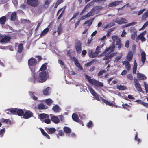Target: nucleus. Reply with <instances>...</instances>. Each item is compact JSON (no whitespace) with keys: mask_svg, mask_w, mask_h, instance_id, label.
Masks as SVG:
<instances>
[{"mask_svg":"<svg viewBox=\"0 0 148 148\" xmlns=\"http://www.w3.org/2000/svg\"><path fill=\"white\" fill-rule=\"evenodd\" d=\"M32 75V77L30 78L29 80L34 84L43 83L47 80L49 77L48 73L45 71L40 72L38 76L36 74L35 72Z\"/></svg>","mask_w":148,"mask_h":148,"instance_id":"1","label":"nucleus"},{"mask_svg":"<svg viewBox=\"0 0 148 148\" xmlns=\"http://www.w3.org/2000/svg\"><path fill=\"white\" fill-rule=\"evenodd\" d=\"M28 64L32 73L34 72H35V66L37 64L36 59L32 57L28 60Z\"/></svg>","mask_w":148,"mask_h":148,"instance_id":"2","label":"nucleus"},{"mask_svg":"<svg viewBox=\"0 0 148 148\" xmlns=\"http://www.w3.org/2000/svg\"><path fill=\"white\" fill-rule=\"evenodd\" d=\"M11 38L8 36L2 35L0 36V42L5 43L10 41Z\"/></svg>","mask_w":148,"mask_h":148,"instance_id":"3","label":"nucleus"},{"mask_svg":"<svg viewBox=\"0 0 148 148\" xmlns=\"http://www.w3.org/2000/svg\"><path fill=\"white\" fill-rule=\"evenodd\" d=\"M75 48L76 52L78 53H81L82 50L81 43L80 40H76L75 41Z\"/></svg>","mask_w":148,"mask_h":148,"instance_id":"4","label":"nucleus"},{"mask_svg":"<svg viewBox=\"0 0 148 148\" xmlns=\"http://www.w3.org/2000/svg\"><path fill=\"white\" fill-rule=\"evenodd\" d=\"M27 3L29 6L32 7H36L39 5L38 0H27Z\"/></svg>","mask_w":148,"mask_h":148,"instance_id":"5","label":"nucleus"},{"mask_svg":"<svg viewBox=\"0 0 148 148\" xmlns=\"http://www.w3.org/2000/svg\"><path fill=\"white\" fill-rule=\"evenodd\" d=\"M115 48V46L114 44H113L112 45L110 46L109 47L106 48L104 51L100 55L101 56H104V55L109 51H110V52H112L114 51Z\"/></svg>","mask_w":148,"mask_h":148,"instance_id":"6","label":"nucleus"},{"mask_svg":"<svg viewBox=\"0 0 148 148\" xmlns=\"http://www.w3.org/2000/svg\"><path fill=\"white\" fill-rule=\"evenodd\" d=\"M134 86L136 89L139 92H142L143 90L140 84L138 83V80L136 78H134Z\"/></svg>","mask_w":148,"mask_h":148,"instance_id":"7","label":"nucleus"},{"mask_svg":"<svg viewBox=\"0 0 148 148\" xmlns=\"http://www.w3.org/2000/svg\"><path fill=\"white\" fill-rule=\"evenodd\" d=\"M33 116V113L29 110H27L24 113L23 117L25 119H29Z\"/></svg>","mask_w":148,"mask_h":148,"instance_id":"8","label":"nucleus"},{"mask_svg":"<svg viewBox=\"0 0 148 148\" xmlns=\"http://www.w3.org/2000/svg\"><path fill=\"white\" fill-rule=\"evenodd\" d=\"M71 59L74 62L75 65L77 67L79 68L81 70H83L82 67L80 65V63L75 57H71Z\"/></svg>","mask_w":148,"mask_h":148,"instance_id":"9","label":"nucleus"},{"mask_svg":"<svg viewBox=\"0 0 148 148\" xmlns=\"http://www.w3.org/2000/svg\"><path fill=\"white\" fill-rule=\"evenodd\" d=\"M89 90L91 94L95 97V98L98 101L100 100L101 97H99L98 95L95 92L92 88H89Z\"/></svg>","mask_w":148,"mask_h":148,"instance_id":"10","label":"nucleus"},{"mask_svg":"<svg viewBox=\"0 0 148 148\" xmlns=\"http://www.w3.org/2000/svg\"><path fill=\"white\" fill-rule=\"evenodd\" d=\"M90 84L94 85L97 87H102L103 86V83L102 82H100L95 79H93Z\"/></svg>","mask_w":148,"mask_h":148,"instance_id":"11","label":"nucleus"},{"mask_svg":"<svg viewBox=\"0 0 148 148\" xmlns=\"http://www.w3.org/2000/svg\"><path fill=\"white\" fill-rule=\"evenodd\" d=\"M100 100H101L103 103H106V105H108L110 106H111L112 107H114L116 108L118 107V106L115 105L114 104H113L112 103L106 101L102 97H101Z\"/></svg>","mask_w":148,"mask_h":148,"instance_id":"12","label":"nucleus"},{"mask_svg":"<svg viewBox=\"0 0 148 148\" xmlns=\"http://www.w3.org/2000/svg\"><path fill=\"white\" fill-rule=\"evenodd\" d=\"M88 54L90 58H94L97 57V55L95 52H93L92 50H89L88 51Z\"/></svg>","mask_w":148,"mask_h":148,"instance_id":"13","label":"nucleus"},{"mask_svg":"<svg viewBox=\"0 0 148 148\" xmlns=\"http://www.w3.org/2000/svg\"><path fill=\"white\" fill-rule=\"evenodd\" d=\"M122 63L123 65H125V68L127 69V70L128 71H129L131 69V66L129 61H122Z\"/></svg>","mask_w":148,"mask_h":148,"instance_id":"14","label":"nucleus"},{"mask_svg":"<svg viewBox=\"0 0 148 148\" xmlns=\"http://www.w3.org/2000/svg\"><path fill=\"white\" fill-rule=\"evenodd\" d=\"M133 53L132 51H129L127 56V59L128 61H130L132 59Z\"/></svg>","mask_w":148,"mask_h":148,"instance_id":"15","label":"nucleus"},{"mask_svg":"<svg viewBox=\"0 0 148 148\" xmlns=\"http://www.w3.org/2000/svg\"><path fill=\"white\" fill-rule=\"evenodd\" d=\"M1 122L3 124L9 125L11 124L12 122L9 119H4L2 118L1 120Z\"/></svg>","mask_w":148,"mask_h":148,"instance_id":"16","label":"nucleus"},{"mask_svg":"<svg viewBox=\"0 0 148 148\" xmlns=\"http://www.w3.org/2000/svg\"><path fill=\"white\" fill-rule=\"evenodd\" d=\"M72 118L73 120L77 122L79 121V118L78 115L76 113H74L72 115Z\"/></svg>","mask_w":148,"mask_h":148,"instance_id":"17","label":"nucleus"},{"mask_svg":"<svg viewBox=\"0 0 148 148\" xmlns=\"http://www.w3.org/2000/svg\"><path fill=\"white\" fill-rule=\"evenodd\" d=\"M45 130L47 131L48 133L49 134H52L55 132L56 131V129L54 128H46Z\"/></svg>","mask_w":148,"mask_h":148,"instance_id":"18","label":"nucleus"},{"mask_svg":"<svg viewBox=\"0 0 148 148\" xmlns=\"http://www.w3.org/2000/svg\"><path fill=\"white\" fill-rule=\"evenodd\" d=\"M51 120L54 123L57 124L60 122L59 118L56 116H53L51 117Z\"/></svg>","mask_w":148,"mask_h":148,"instance_id":"19","label":"nucleus"},{"mask_svg":"<svg viewBox=\"0 0 148 148\" xmlns=\"http://www.w3.org/2000/svg\"><path fill=\"white\" fill-rule=\"evenodd\" d=\"M122 2V1H116L114 2H112V3H110L108 6L109 7H112L113 6H115L119 5Z\"/></svg>","mask_w":148,"mask_h":148,"instance_id":"20","label":"nucleus"},{"mask_svg":"<svg viewBox=\"0 0 148 148\" xmlns=\"http://www.w3.org/2000/svg\"><path fill=\"white\" fill-rule=\"evenodd\" d=\"M114 22L116 23H118L119 24H121L127 23V21L125 18H121L119 21H116Z\"/></svg>","mask_w":148,"mask_h":148,"instance_id":"21","label":"nucleus"},{"mask_svg":"<svg viewBox=\"0 0 148 148\" xmlns=\"http://www.w3.org/2000/svg\"><path fill=\"white\" fill-rule=\"evenodd\" d=\"M96 8L95 7L92 8L91 10L87 14V16L88 17L93 16L94 14V13L96 11Z\"/></svg>","mask_w":148,"mask_h":148,"instance_id":"22","label":"nucleus"},{"mask_svg":"<svg viewBox=\"0 0 148 148\" xmlns=\"http://www.w3.org/2000/svg\"><path fill=\"white\" fill-rule=\"evenodd\" d=\"M137 76L138 79L140 80H144L146 79V77L145 75L140 73H137Z\"/></svg>","mask_w":148,"mask_h":148,"instance_id":"23","label":"nucleus"},{"mask_svg":"<svg viewBox=\"0 0 148 148\" xmlns=\"http://www.w3.org/2000/svg\"><path fill=\"white\" fill-rule=\"evenodd\" d=\"M6 20V18L4 16L0 18V24L2 25H4Z\"/></svg>","mask_w":148,"mask_h":148,"instance_id":"24","label":"nucleus"},{"mask_svg":"<svg viewBox=\"0 0 148 148\" xmlns=\"http://www.w3.org/2000/svg\"><path fill=\"white\" fill-rule=\"evenodd\" d=\"M52 110L55 112H60V109L58 105H56L53 107Z\"/></svg>","mask_w":148,"mask_h":148,"instance_id":"25","label":"nucleus"},{"mask_svg":"<svg viewBox=\"0 0 148 148\" xmlns=\"http://www.w3.org/2000/svg\"><path fill=\"white\" fill-rule=\"evenodd\" d=\"M141 59L143 63L144 64L146 59V54L144 52H142L141 53Z\"/></svg>","mask_w":148,"mask_h":148,"instance_id":"26","label":"nucleus"},{"mask_svg":"<svg viewBox=\"0 0 148 148\" xmlns=\"http://www.w3.org/2000/svg\"><path fill=\"white\" fill-rule=\"evenodd\" d=\"M63 27L62 24L60 23L58 26V27L57 32L58 35L62 32V31Z\"/></svg>","mask_w":148,"mask_h":148,"instance_id":"27","label":"nucleus"},{"mask_svg":"<svg viewBox=\"0 0 148 148\" xmlns=\"http://www.w3.org/2000/svg\"><path fill=\"white\" fill-rule=\"evenodd\" d=\"M63 130L66 134H68L71 133V129L67 126H64L63 128Z\"/></svg>","mask_w":148,"mask_h":148,"instance_id":"28","label":"nucleus"},{"mask_svg":"<svg viewBox=\"0 0 148 148\" xmlns=\"http://www.w3.org/2000/svg\"><path fill=\"white\" fill-rule=\"evenodd\" d=\"M137 63L136 60H135L134 61L133 65V73L134 74H136L137 70Z\"/></svg>","mask_w":148,"mask_h":148,"instance_id":"29","label":"nucleus"},{"mask_svg":"<svg viewBox=\"0 0 148 148\" xmlns=\"http://www.w3.org/2000/svg\"><path fill=\"white\" fill-rule=\"evenodd\" d=\"M40 118L41 119H43L46 118H49V115L45 113L40 114L39 115Z\"/></svg>","mask_w":148,"mask_h":148,"instance_id":"30","label":"nucleus"},{"mask_svg":"<svg viewBox=\"0 0 148 148\" xmlns=\"http://www.w3.org/2000/svg\"><path fill=\"white\" fill-rule=\"evenodd\" d=\"M24 111L23 110L21 109H18L17 108V111L16 115L20 116H23L24 114Z\"/></svg>","mask_w":148,"mask_h":148,"instance_id":"31","label":"nucleus"},{"mask_svg":"<svg viewBox=\"0 0 148 148\" xmlns=\"http://www.w3.org/2000/svg\"><path fill=\"white\" fill-rule=\"evenodd\" d=\"M23 45L22 43H20L18 45V53H21L23 50Z\"/></svg>","mask_w":148,"mask_h":148,"instance_id":"32","label":"nucleus"},{"mask_svg":"<svg viewBox=\"0 0 148 148\" xmlns=\"http://www.w3.org/2000/svg\"><path fill=\"white\" fill-rule=\"evenodd\" d=\"M38 108L39 110H42L47 109V108H46L45 106L42 103H40L39 104L38 106Z\"/></svg>","mask_w":148,"mask_h":148,"instance_id":"33","label":"nucleus"},{"mask_svg":"<svg viewBox=\"0 0 148 148\" xmlns=\"http://www.w3.org/2000/svg\"><path fill=\"white\" fill-rule=\"evenodd\" d=\"M40 131L42 133L44 136L47 137L48 139H50V137L49 136L45 131L42 128H41Z\"/></svg>","mask_w":148,"mask_h":148,"instance_id":"34","label":"nucleus"},{"mask_svg":"<svg viewBox=\"0 0 148 148\" xmlns=\"http://www.w3.org/2000/svg\"><path fill=\"white\" fill-rule=\"evenodd\" d=\"M148 17V10L144 13L142 16V20H145Z\"/></svg>","mask_w":148,"mask_h":148,"instance_id":"35","label":"nucleus"},{"mask_svg":"<svg viewBox=\"0 0 148 148\" xmlns=\"http://www.w3.org/2000/svg\"><path fill=\"white\" fill-rule=\"evenodd\" d=\"M16 15L15 12H13L11 16V20L12 21H14L16 19Z\"/></svg>","mask_w":148,"mask_h":148,"instance_id":"36","label":"nucleus"},{"mask_svg":"<svg viewBox=\"0 0 148 148\" xmlns=\"http://www.w3.org/2000/svg\"><path fill=\"white\" fill-rule=\"evenodd\" d=\"M47 63H45L42 64L40 69V70L41 71H43L46 70L47 69Z\"/></svg>","mask_w":148,"mask_h":148,"instance_id":"37","label":"nucleus"},{"mask_svg":"<svg viewBox=\"0 0 148 148\" xmlns=\"http://www.w3.org/2000/svg\"><path fill=\"white\" fill-rule=\"evenodd\" d=\"M49 30V28L48 27L46 28L42 32L40 36H43L46 34L48 32Z\"/></svg>","mask_w":148,"mask_h":148,"instance_id":"38","label":"nucleus"},{"mask_svg":"<svg viewBox=\"0 0 148 148\" xmlns=\"http://www.w3.org/2000/svg\"><path fill=\"white\" fill-rule=\"evenodd\" d=\"M17 108H14L10 109V111L11 114L16 115Z\"/></svg>","mask_w":148,"mask_h":148,"instance_id":"39","label":"nucleus"},{"mask_svg":"<svg viewBox=\"0 0 148 148\" xmlns=\"http://www.w3.org/2000/svg\"><path fill=\"white\" fill-rule=\"evenodd\" d=\"M117 88L119 90H123L126 88V87L124 85H120L117 86Z\"/></svg>","mask_w":148,"mask_h":148,"instance_id":"40","label":"nucleus"},{"mask_svg":"<svg viewBox=\"0 0 148 148\" xmlns=\"http://www.w3.org/2000/svg\"><path fill=\"white\" fill-rule=\"evenodd\" d=\"M138 38L140 39L142 42L145 41L146 40V39L144 36L142 34H141L138 36Z\"/></svg>","mask_w":148,"mask_h":148,"instance_id":"41","label":"nucleus"},{"mask_svg":"<svg viewBox=\"0 0 148 148\" xmlns=\"http://www.w3.org/2000/svg\"><path fill=\"white\" fill-rule=\"evenodd\" d=\"M45 102L49 106L51 105L53 101L51 99L49 98L46 99L45 101Z\"/></svg>","mask_w":148,"mask_h":148,"instance_id":"42","label":"nucleus"},{"mask_svg":"<svg viewBox=\"0 0 148 148\" xmlns=\"http://www.w3.org/2000/svg\"><path fill=\"white\" fill-rule=\"evenodd\" d=\"M79 14V12H77L76 13H75L73 15V17L70 20L69 22H70L72 20L76 18L78 15Z\"/></svg>","mask_w":148,"mask_h":148,"instance_id":"43","label":"nucleus"},{"mask_svg":"<svg viewBox=\"0 0 148 148\" xmlns=\"http://www.w3.org/2000/svg\"><path fill=\"white\" fill-rule=\"evenodd\" d=\"M85 77L88 80L89 83L91 84L93 79H92L89 76L87 75H86Z\"/></svg>","mask_w":148,"mask_h":148,"instance_id":"44","label":"nucleus"},{"mask_svg":"<svg viewBox=\"0 0 148 148\" xmlns=\"http://www.w3.org/2000/svg\"><path fill=\"white\" fill-rule=\"evenodd\" d=\"M87 126L89 128L92 127L93 126L92 121H90L87 124Z\"/></svg>","mask_w":148,"mask_h":148,"instance_id":"45","label":"nucleus"},{"mask_svg":"<svg viewBox=\"0 0 148 148\" xmlns=\"http://www.w3.org/2000/svg\"><path fill=\"white\" fill-rule=\"evenodd\" d=\"M110 57L109 56V53H108L105 55V56L103 58V60H107L110 59Z\"/></svg>","mask_w":148,"mask_h":148,"instance_id":"46","label":"nucleus"},{"mask_svg":"<svg viewBox=\"0 0 148 148\" xmlns=\"http://www.w3.org/2000/svg\"><path fill=\"white\" fill-rule=\"evenodd\" d=\"M43 94L45 95H49L48 89H46L44 90L43 91Z\"/></svg>","mask_w":148,"mask_h":148,"instance_id":"47","label":"nucleus"},{"mask_svg":"<svg viewBox=\"0 0 148 148\" xmlns=\"http://www.w3.org/2000/svg\"><path fill=\"white\" fill-rule=\"evenodd\" d=\"M64 132L62 130H60L58 134H57V136L58 138H59V137L58 136V135L60 136H64Z\"/></svg>","mask_w":148,"mask_h":148,"instance_id":"48","label":"nucleus"},{"mask_svg":"<svg viewBox=\"0 0 148 148\" xmlns=\"http://www.w3.org/2000/svg\"><path fill=\"white\" fill-rule=\"evenodd\" d=\"M106 72V71L105 70H102L100 71L98 73L97 75L98 76H99L105 73Z\"/></svg>","mask_w":148,"mask_h":148,"instance_id":"49","label":"nucleus"},{"mask_svg":"<svg viewBox=\"0 0 148 148\" xmlns=\"http://www.w3.org/2000/svg\"><path fill=\"white\" fill-rule=\"evenodd\" d=\"M119 38L116 35H114L112 36V39L114 42L117 40Z\"/></svg>","mask_w":148,"mask_h":148,"instance_id":"50","label":"nucleus"},{"mask_svg":"<svg viewBox=\"0 0 148 148\" xmlns=\"http://www.w3.org/2000/svg\"><path fill=\"white\" fill-rule=\"evenodd\" d=\"M44 122L47 124L51 123V120L49 118H46L44 120Z\"/></svg>","mask_w":148,"mask_h":148,"instance_id":"51","label":"nucleus"},{"mask_svg":"<svg viewBox=\"0 0 148 148\" xmlns=\"http://www.w3.org/2000/svg\"><path fill=\"white\" fill-rule=\"evenodd\" d=\"M122 107L124 109H127L128 108L130 107V105H128L127 104L125 103V104H123L122 105Z\"/></svg>","mask_w":148,"mask_h":148,"instance_id":"52","label":"nucleus"},{"mask_svg":"<svg viewBox=\"0 0 148 148\" xmlns=\"http://www.w3.org/2000/svg\"><path fill=\"white\" fill-rule=\"evenodd\" d=\"M100 48H99V46H97L96 48L95 52L96 53L97 55H98V54L100 52Z\"/></svg>","mask_w":148,"mask_h":148,"instance_id":"53","label":"nucleus"},{"mask_svg":"<svg viewBox=\"0 0 148 148\" xmlns=\"http://www.w3.org/2000/svg\"><path fill=\"white\" fill-rule=\"evenodd\" d=\"M127 77L128 79L131 80H132L133 79V77L131 74L127 75Z\"/></svg>","mask_w":148,"mask_h":148,"instance_id":"54","label":"nucleus"},{"mask_svg":"<svg viewBox=\"0 0 148 148\" xmlns=\"http://www.w3.org/2000/svg\"><path fill=\"white\" fill-rule=\"evenodd\" d=\"M122 56H118L115 58L114 62H117L121 58Z\"/></svg>","mask_w":148,"mask_h":148,"instance_id":"55","label":"nucleus"},{"mask_svg":"<svg viewBox=\"0 0 148 148\" xmlns=\"http://www.w3.org/2000/svg\"><path fill=\"white\" fill-rule=\"evenodd\" d=\"M130 32L131 33H137V32L136 29L133 27H131L130 29Z\"/></svg>","mask_w":148,"mask_h":148,"instance_id":"56","label":"nucleus"},{"mask_svg":"<svg viewBox=\"0 0 148 148\" xmlns=\"http://www.w3.org/2000/svg\"><path fill=\"white\" fill-rule=\"evenodd\" d=\"M137 33H135L131 35V38L134 40L135 39L136 37L137 36Z\"/></svg>","mask_w":148,"mask_h":148,"instance_id":"57","label":"nucleus"},{"mask_svg":"<svg viewBox=\"0 0 148 148\" xmlns=\"http://www.w3.org/2000/svg\"><path fill=\"white\" fill-rule=\"evenodd\" d=\"M2 27L4 28H8L10 30H12V28L11 27L9 26L8 25H4L3 26H2Z\"/></svg>","mask_w":148,"mask_h":148,"instance_id":"58","label":"nucleus"},{"mask_svg":"<svg viewBox=\"0 0 148 148\" xmlns=\"http://www.w3.org/2000/svg\"><path fill=\"white\" fill-rule=\"evenodd\" d=\"M102 27L103 28H110L111 27V25L110 23L109 24H107L106 26L104 25H103L102 26Z\"/></svg>","mask_w":148,"mask_h":148,"instance_id":"59","label":"nucleus"},{"mask_svg":"<svg viewBox=\"0 0 148 148\" xmlns=\"http://www.w3.org/2000/svg\"><path fill=\"white\" fill-rule=\"evenodd\" d=\"M68 136L69 137H74L75 136V134L74 133L69 134Z\"/></svg>","mask_w":148,"mask_h":148,"instance_id":"60","label":"nucleus"},{"mask_svg":"<svg viewBox=\"0 0 148 148\" xmlns=\"http://www.w3.org/2000/svg\"><path fill=\"white\" fill-rule=\"evenodd\" d=\"M116 42V45H118L121 43V41L120 39L119 38L117 40L115 41Z\"/></svg>","mask_w":148,"mask_h":148,"instance_id":"61","label":"nucleus"},{"mask_svg":"<svg viewBox=\"0 0 148 148\" xmlns=\"http://www.w3.org/2000/svg\"><path fill=\"white\" fill-rule=\"evenodd\" d=\"M145 10H146V9H143V10H140V11L138 12V15H139L143 13V12Z\"/></svg>","mask_w":148,"mask_h":148,"instance_id":"62","label":"nucleus"},{"mask_svg":"<svg viewBox=\"0 0 148 148\" xmlns=\"http://www.w3.org/2000/svg\"><path fill=\"white\" fill-rule=\"evenodd\" d=\"M141 104L143 105L145 107L148 108V104L147 103H145L144 102H142Z\"/></svg>","mask_w":148,"mask_h":148,"instance_id":"63","label":"nucleus"},{"mask_svg":"<svg viewBox=\"0 0 148 148\" xmlns=\"http://www.w3.org/2000/svg\"><path fill=\"white\" fill-rule=\"evenodd\" d=\"M145 87L146 92L148 93V85L145 84Z\"/></svg>","mask_w":148,"mask_h":148,"instance_id":"64","label":"nucleus"}]
</instances>
